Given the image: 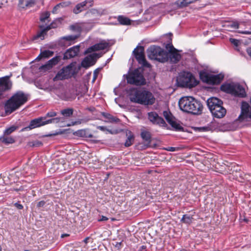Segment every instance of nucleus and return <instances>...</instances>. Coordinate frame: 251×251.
<instances>
[{
	"instance_id": "b1692460",
	"label": "nucleus",
	"mask_w": 251,
	"mask_h": 251,
	"mask_svg": "<svg viewBox=\"0 0 251 251\" xmlns=\"http://www.w3.org/2000/svg\"><path fill=\"white\" fill-rule=\"evenodd\" d=\"M36 3L35 0H19L18 6L20 8L25 9L27 7H31Z\"/></svg>"
},
{
	"instance_id": "4c0bfd02",
	"label": "nucleus",
	"mask_w": 251,
	"mask_h": 251,
	"mask_svg": "<svg viewBox=\"0 0 251 251\" xmlns=\"http://www.w3.org/2000/svg\"><path fill=\"white\" fill-rule=\"evenodd\" d=\"M17 128L18 126H12L5 129V130L3 132V133L5 134L10 135V134H11L12 132L15 131Z\"/></svg>"
},
{
	"instance_id": "ddd939ff",
	"label": "nucleus",
	"mask_w": 251,
	"mask_h": 251,
	"mask_svg": "<svg viewBox=\"0 0 251 251\" xmlns=\"http://www.w3.org/2000/svg\"><path fill=\"white\" fill-rule=\"evenodd\" d=\"M101 56L100 53H93L85 57L82 61L81 65L84 68H88L93 65L97 58Z\"/></svg>"
},
{
	"instance_id": "423d86ee",
	"label": "nucleus",
	"mask_w": 251,
	"mask_h": 251,
	"mask_svg": "<svg viewBox=\"0 0 251 251\" xmlns=\"http://www.w3.org/2000/svg\"><path fill=\"white\" fill-rule=\"evenodd\" d=\"M221 90L227 93L240 97H245L246 93L244 87L238 83H230L223 84Z\"/></svg>"
},
{
	"instance_id": "a19ab883",
	"label": "nucleus",
	"mask_w": 251,
	"mask_h": 251,
	"mask_svg": "<svg viewBox=\"0 0 251 251\" xmlns=\"http://www.w3.org/2000/svg\"><path fill=\"white\" fill-rule=\"evenodd\" d=\"M70 29L72 30L76 31L77 32V34H79V35H80V33L81 31V28L77 25H71Z\"/></svg>"
},
{
	"instance_id": "0e129e2a",
	"label": "nucleus",
	"mask_w": 251,
	"mask_h": 251,
	"mask_svg": "<svg viewBox=\"0 0 251 251\" xmlns=\"http://www.w3.org/2000/svg\"><path fill=\"white\" fill-rule=\"evenodd\" d=\"M85 93V91L83 92V94Z\"/></svg>"
},
{
	"instance_id": "e2e57ef3",
	"label": "nucleus",
	"mask_w": 251,
	"mask_h": 251,
	"mask_svg": "<svg viewBox=\"0 0 251 251\" xmlns=\"http://www.w3.org/2000/svg\"><path fill=\"white\" fill-rule=\"evenodd\" d=\"M0 251H2V249L0 246Z\"/></svg>"
},
{
	"instance_id": "c85d7f7f",
	"label": "nucleus",
	"mask_w": 251,
	"mask_h": 251,
	"mask_svg": "<svg viewBox=\"0 0 251 251\" xmlns=\"http://www.w3.org/2000/svg\"><path fill=\"white\" fill-rule=\"evenodd\" d=\"M53 54V52L49 50H45L41 52L40 54L36 58V60H40L42 58H48L52 56Z\"/></svg>"
},
{
	"instance_id": "f8f14e48",
	"label": "nucleus",
	"mask_w": 251,
	"mask_h": 251,
	"mask_svg": "<svg viewBox=\"0 0 251 251\" xmlns=\"http://www.w3.org/2000/svg\"><path fill=\"white\" fill-rule=\"evenodd\" d=\"M133 52L139 64L145 67H149L150 66V64L147 62L145 59L143 47L141 46L137 47L134 49Z\"/></svg>"
},
{
	"instance_id": "4be33fe9",
	"label": "nucleus",
	"mask_w": 251,
	"mask_h": 251,
	"mask_svg": "<svg viewBox=\"0 0 251 251\" xmlns=\"http://www.w3.org/2000/svg\"><path fill=\"white\" fill-rule=\"evenodd\" d=\"M87 3L89 4V6H91L93 4L92 0H86L81 3L77 4L75 8L74 9L73 11L75 14H78L84 9V7Z\"/></svg>"
},
{
	"instance_id": "7c9ffc66",
	"label": "nucleus",
	"mask_w": 251,
	"mask_h": 251,
	"mask_svg": "<svg viewBox=\"0 0 251 251\" xmlns=\"http://www.w3.org/2000/svg\"><path fill=\"white\" fill-rule=\"evenodd\" d=\"M194 2V0H177L176 3L178 7H184Z\"/></svg>"
},
{
	"instance_id": "0eeeda50",
	"label": "nucleus",
	"mask_w": 251,
	"mask_h": 251,
	"mask_svg": "<svg viewBox=\"0 0 251 251\" xmlns=\"http://www.w3.org/2000/svg\"><path fill=\"white\" fill-rule=\"evenodd\" d=\"M200 76L202 81L209 84H217L221 82L224 78V75L209 74L205 72H201Z\"/></svg>"
},
{
	"instance_id": "37998d69",
	"label": "nucleus",
	"mask_w": 251,
	"mask_h": 251,
	"mask_svg": "<svg viewBox=\"0 0 251 251\" xmlns=\"http://www.w3.org/2000/svg\"><path fill=\"white\" fill-rule=\"evenodd\" d=\"M87 131L86 129H81L77 131V134L81 137H85Z\"/></svg>"
},
{
	"instance_id": "c9c22d12",
	"label": "nucleus",
	"mask_w": 251,
	"mask_h": 251,
	"mask_svg": "<svg viewBox=\"0 0 251 251\" xmlns=\"http://www.w3.org/2000/svg\"><path fill=\"white\" fill-rule=\"evenodd\" d=\"M50 16V13L49 12L46 11L41 13L40 15V20L42 22H45L46 21L48 20Z\"/></svg>"
},
{
	"instance_id": "72a5a7b5",
	"label": "nucleus",
	"mask_w": 251,
	"mask_h": 251,
	"mask_svg": "<svg viewBox=\"0 0 251 251\" xmlns=\"http://www.w3.org/2000/svg\"><path fill=\"white\" fill-rule=\"evenodd\" d=\"M118 21L123 25H128L131 24L130 20L128 18L123 16H119L118 18Z\"/></svg>"
},
{
	"instance_id": "79ce46f5",
	"label": "nucleus",
	"mask_w": 251,
	"mask_h": 251,
	"mask_svg": "<svg viewBox=\"0 0 251 251\" xmlns=\"http://www.w3.org/2000/svg\"><path fill=\"white\" fill-rule=\"evenodd\" d=\"M28 145L30 147H39L42 145V143L39 141L30 142Z\"/></svg>"
},
{
	"instance_id": "49530a36",
	"label": "nucleus",
	"mask_w": 251,
	"mask_h": 251,
	"mask_svg": "<svg viewBox=\"0 0 251 251\" xmlns=\"http://www.w3.org/2000/svg\"><path fill=\"white\" fill-rule=\"evenodd\" d=\"M64 3H59L57 4L53 9L52 12L53 13H56L57 10L61 7L63 6V5Z\"/></svg>"
},
{
	"instance_id": "f3484780",
	"label": "nucleus",
	"mask_w": 251,
	"mask_h": 251,
	"mask_svg": "<svg viewBox=\"0 0 251 251\" xmlns=\"http://www.w3.org/2000/svg\"><path fill=\"white\" fill-rule=\"evenodd\" d=\"M148 117L149 120L153 124L158 125L161 126H166L165 121L155 112H149L148 113Z\"/></svg>"
},
{
	"instance_id": "2f4dec72",
	"label": "nucleus",
	"mask_w": 251,
	"mask_h": 251,
	"mask_svg": "<svg viewBox=\"0 0 251 251\" xmlns=\"http://www.w3.org/2000/svg\"><path fill=\"white\" fill-rule=\"evenodd\" d=\"M67 79V77H66L65 73L62 69L57 73L56 75L53 78V80L54 81H58V80H64V79Z\"/></svg>"
},
{
	"instance_id": "cd10ccee",
	"label": "nucleus",
	"mask_w": 251,
	"mask_h": 251,
	"mask_svg": "<svg viewBox=\"0 0 251 251\" xmlns=\"http://www.w3.org/2000/svg\"><path fill=\"white\" fill-rule=\"evenodd\" d=\"M102 116L105 118L107 120L104 121L105 123H118L120 122L119 119L114 117L109 113H103Z\"/></svg>"
},
{
	"instance_id": "473e14b6",
	"label": "nucleus",
	"mask_w": 251,
	"mask_h": 251,
	"mask_svg": "<svg viewBox=\"0 0 251 251\" xmlns=\"http://www.w3.org/2000/svg\"><path fill=\"white\" fill-rule=\"evenodd\" d=\"M225 26L227 28V30L233 31L239 27V24L236 22H231L227 23Z\"/></svg>"
},
{
	"instance_id": "ea45409f",
	"label": "nucleus",
	"mask_w": 251,
	"mask_h": 251,
	"mask_svg": "<svg viewBox=\"0 0 251 251\" xmlns=\"http://www.w3.org/2000/svg\"><path fill=\"white\" fill-rule=\"evenodd\" d=\"M133 140H134L133 135L130 134L125 143V146L126 147H129L130 146H131L132 144Z\"/></svg>"
},
{
	"instance_id": "7ed1b4c3",
	"label": "nucleus",
	"mask_w": 251,
	"mask_h": 251,
	"mask_svg": "<svg viewBox=\"0 0 251 251\" xmlns=\"http://www.w3.org/2000/svg\"><path fill=\"white\" fill-rule=\"evenodd\" d=\"M129 99L132 102L145 105H151L154 103L155 100L151 92L137 90L131 91Z\"/></svg>"
},
{
	"instance_id": "603ef678",
	"label": "nucleus",
	"mask_w": 251,
	"mask_h": 251,
	"mask_svg": "<svg viewBox=\"0 0 251 251\" xmlns=\"http://www.w3.org/2000/svg\"><path fill=\"white\" fill-rule=\"evenodd\" d=\"M165 150L170 151H174L176 150V148L174 147H168L166 148Z\"/></svg>"
},
{
	"instance_id": "69168bd1",
	"label": "nucleus",
	"mask_w": 251,
	"mask_h": 251,
	"mask_svg": "<svg viewBox=\"0 0 251 251\" xmlns=\"http://www.w3.org/2000/svg\"><path fill=\"white\" fill-rule=\"evenodd\" d=\"M0 8H1V6L0 5Z\"/></svg>"
},
{
	"instance_id": "6ab92c4d",
	"label": "nucleus",
	"mask_w": 251,
	"mask_h": 251,
	"mask_svg": "<svg viewBox=\"0 0 251 251\" xmlns=\"http://www.w3.org/2000/svg\"><path fill=\"white\" fill-rule=\"evenodd\" d=\"M207 103L210 110H211L214 108H216V107L222 105L223 102L217 98L212 97L207 100Z\"/></svg>"
},
{
	"instance_id": "c03bdc74",
	"label": "nucleus",
	"mask_w": 251,
	"mask_h": 251,
	"mask_svg": "<svg viewBox=\"0 0 251 251\" xmlns=\"http://www.w3.org/2000/svg\"><path fill=\"white\" fill-rule=\"evenodd\" d=\"M229 41L235 47H237L238 46L239 44V40L235 39L230 38Z\"/></svg>"
},
{
	"instance_id": "aec40b11",
	"label": "nucleus",
	"mask_w": 251,
	"mask_h": 251,
	"mask_svg": "<svg viewBox=\"0 0 251 251\" xmlns=\"http://www.w3.org/2000/svg\"><path fill=\"white\" fill-rule=\"evenodd\" d=\"M210 111L215 117L218 118H223L226 115V109L222 106V105L216 107V108L210 110Z\"/></svg>"
},
{
	"instance_id": "864d4df0",
	"label": "nucleus",
	"mask_w": 251,
	"mask_h": 251,
	"mask_svg": "<svg viewBox=\"0 0 251 251\" xmlns=\"http://www.w3.org/2000/svg\"><path fill=\"white\" fill-rule=\"evenodd\" d=\"M80 123H81V122H79V121L74 122H72L71 124H68V126H74V125H75L77 124H80Z\"/></svg>"
},
{
	"instance_id": "2eb2a0df",
	"label": "nucleus",
	"mask_w": 251,
	"mask_h": 251,
	"mask_svg": "<svg viewBox=\"0 0 251 251\" xmlns=\"http://www.w3.org/2000/svg\"><path fill=\"white\" fill-rule=\"evenodd\" d=\"M60 60V57L56 56L49 60L46 64L40 66L39 70L40 72L43 73L48 72L54 66L56 65Z\"/></svg>"
},
{
	"instance_id": "680f3d73",
	"label": "nucleus",
	"mask_w": 251,
	"mask_h": 251,
	"mask_svg": "<svg viewBox=\"0 0 251 251\" xmlns=\"http://www.w3.org/2000/svg\"><path fill=\"white\" fill-rule=\"evenodd\" d=\"M82 87H83L84 89H85V88H86V86H85V85H83Z\"/></svg>"
},
{
	"instance_id": "dca6fc26",
	"label": "nucleus",
	"mask_w": 251,
	"mask_h": 251,
	"mask_svg": "<svg viewBox=\"0 0 251 251\" xmlns=\"http://www.w3.org/2000/svg\"><path fill=\"white\" fill-rule=\"evenodd\" d=\"M78 95L76 90L74 88L67 89L60 94V98L65 100L72 101L75 100Z\"/></svg>"
},
{
	"instance_id": "9d476101",
	"label": "nucleus",
	"mask_w": 251,
	"mask_h": 251,
	"mask_svg": "<svg viewBox=\"0 0 251 251\" xmlns=\"http://www.w3.org/2000/svg\"><path fill=\"white\" fill-rule=\"evenodd\" d=\"M12 76L6 75L0 77V99L4 97V94L5 92L9 91L12 87V82L10 78Z\"/></svg>"
},
{
	"instance_id": "a878e982",
	"label": "nucleus",
	"mask_w": 251,
	"mask_h": 251,
	"mask_svg": "<svg viewBox=\"0 0 251 251\" xmlns=\"http://www.w3.org/2000/svg\"><path fill=\"white\" fill-rule=\"evenodd\" d=\"M62 70L64 71L66 77H67V79L71 77L75 74L74 65L73 64H71L65 67H63Z\"/></svg>"
},
{
	"instance_id": "13d9d810",
	"label": "nucleus",
	"mask_w": 251,
	"mask_h": 251,
	"mask_svg": "<svg viewBox=\"0 0 251 251\" xmlns=\"http://www.w3.org/2000/svg\"><path fill=\"white\" fill-rule=\"evenodd\" d=\"M89 239V237H86L83 241V242L85 243V244H87L88 243V240Z\"/></svg>"
},
{
	"instance_id": "f257e3e1",
	"label": "nucleus",
	"mask_w": 251,
	"mask_h": 251,
	"mask_svg": "<svg viewBox=\"0 0 251 251\" xmlns=\"http://www.w3.org/2000/svg\"><path fill=\"white\" fill-rule=\"evenodd\" d=\"M28 95L23 91L15 93L7 100L4 105L5 111L6 114H11L27 102Z\"/></svg>"
},
{
	"instance_id": "09e8293b",
	"label": "nucleus",
	"mask_w": 251,
	"mask_h": 251,
	"mask_svg": "<svg viewBox=\"0 0 251 251\" xmlns=\"http://www.w3.org/2000/svg\"><path fill=\"white\" fill-rule=\"evenodd\" d=\"M108 220V218L104 216H100V218L98 219V222L106 221Z\"/></svg>"
},
{
	"instance_id": "3c124183",
	"label": "nucleus",
	"mask_w": 251,
	"mask_h": 251,
	"mask_svg": "<svg viewBox=\"0 0 251 251\" xmlns=\"http://www.w3.org/2000/svg\"><path fill=\"white\" fill-rule=\"evenodd\" d=\"M14 205L19 209H22L23 208V206L18 203H15Z\"/></svg>"
},
{
	"instance_id": "9b49d317",
	"label": "nucleus",
	"mask_w": 251,
	"mask_h": 251,
	"mask_svg": "<svg viewBox=\"0 0 251 251\" xmlns=\"http://www.w3.org/2000/svg\"><path fill=\"white\" fill-rule=\"evenodd\" d=\"M163 116L167 122L172 126V127L176 131H182L183 129L181 126L180 122L177 121L169 111H164Z\"/></svg>"
},
{
	"instance_id": "8fccbe9b",
	"label": "nucleus",
	"mask_w": 251,
	"mask_h": 251,
	"mask_svg": "<svg viewBox=\"0 0 251 251\" xmlns=\"http://www.w3.org/2000/svg\"><path fill=\"white\" fill-rule=\"evenodd\" d=\"M198 129L200 131H208L210 129L209 127H206V126L199 127V128H198Z\"/></svg>"
},
{
	"instance_id": "5fc2aeb1",
	"label": "nucleus",
	"mask_w": 251,
	"mask_h": 251,
	"mask_svg": "<svg viewBox=\"0 0 251 251\" xmlns=\"http://www.w3.org/2000/svg\"><path fill=\"white\" fill-rule=\"evenodd\" d=\"M240 33H241L242 34H251V31H244L242 32H239Z\"/></svg>"
},
{
	"instance_id": "c756f323",
	"label": "nucleus",
	"mask_w": 251,
	"mask_h": 251,
	"mask_svg": "<svg viewBox=\"0 0 251 251\" xmlns=\"http://www.w3.org/2000/svg\"><path fill=\"white\" fill-rule=\"evenodd\" d=\"M41 31L35 37L34 39H37L40 38L42 40L44 39L45 35L46 34V32L50 30L51 27L50 25L47 26L46 27H44L43 26H40Z\"/></svg>"
},
{
	"instance_id": "58836bf2",
	"label": "nucleus",
	"mask_w": 251,
	"mask_h": 251,
	"mask_svg": "<svg viewBox=\"0 0 251 251\" xmlns=\"http://www.w3.org/2000/svg\"><path fill=\"white\" fill-rule=\"evenodd\" d=\"M142 138L146 141H148L150 140L151 134L149 132L144 131L141 132V134Z\"/></svg>"
},
{
	"instance_id": "6e6552de",
	"label": "nucleus",
	"mask_w": 251,
	"mask_h": 251,
	"mask_svg": "<svg viewBox=\"0 0 251 251\" xmlns=\"http://www.w3.org/2000/svg\"><path fill=\"white\" fill-rule=\"evenodd\" d=\"M126 79L128 83L135 85H141L145 83V80L138 70H135L130 73Z\"/></svg>"
},
{
	"instance_id": "e433bc0d",
	"label": "nucleus",
	"mask_w": 251,
	"mask_h": 251,
	"mask_svg": "<svg viewBox=\"0 0 251 251\" xmlns=\"http://www.w3.org/2000/svg\"><path fill=\"white\" fill-rule=\"evenodd\" d=\"M61 113L65 117H70L73 113V109L72 108H67L62 110Z\"/></svg>"
},
{
	"instance_id": "4468645a",
	"label": "nucleus",
	"mask_w": 251,
	"mask_h": 251,
	"mask_svg": "<svg viewBox=\"0 0 251 251\" xmlns=\"http://www.w3.org/2000/svg\"><path fill=\"white\" fill-rule=\"evenodd\" d=\"M109 46V43L108 41L102 40L99 43L96 44L88 48L85 51L84 53L87 54L94 51L102 50L107 49Z\"/></svg>"
},
{
	"instance_id": "5701e85b",
	"label": "nucleus",
	"mask_w": 251,
	"mask_h": 251,
	"mask_svg": "<svg viewBox=\"0 0 251 251\" xmlns=\"http://www.w3.org/2000/svg\"><path fill=\"white\" fill-rule=\"evenodd\" d=\"M79 34L76 35H68L63 37L61 38L62 42L64 41V44H67L68 46L71 45L75 43L76 39L79 37Z\"/></svg>"
},
{
	"instance_id": "052dcab7",
	"label": "nucleus",
	"mask_w": 251,
	"mask_h": 251,
	"mask_svg": "<svg viewBox=\"0 0 251 251\" xmlns=\"http://www.w3.org/2000/svg\"><path fill=\"white\" fill-rule=\"evenodd\" d=\"M68 236H69V235H68V234H62V235H61V237L62 238H63V237H64Z\"/></svg>"
},
{
	"instance_id": "39448f33",
	"label": "nucleus",
	"mask_w": 251,
	"mask_h": 251,
	"mask_svg": "<svg viewBox=\"0 0 251 251\" xmlns=\"http://www.w3.org/2000/svg\"><path fill=\"white\" fill-rule=\"evenodd\" d=\"M148 57L151 59L156 60L165 62L168 59L167 52L159 47L151 46L147 50Z\"/></svg>"
},
{
	"instance_id": "bb28decb",
	"label": "nucleus",
	"mask_w": 251,
	"mask_h": 251,
	"mask_svg": "<svg viewBox=\"0 0 251 251\" xmlns=\"http://www.w3.org/2000/svg\"><path fill=\"white\" fill-rule=\"evenodd\" d=\"M0 141L5 144H10L14 143L15 142V140L13 137L3 133L0 137Z\"/></svg>"
},
{
	"instance_id": "1a4fd4ad",
	"label": "nucleus",
	"mask_w": 251,
	"mask_h": 251,
	"mask_svg": "<svg viewBox=\"0 0 251 251\" xmlns=\"http://www.w3.org/2000/svg\"><path fill=\"white\" fill-rule=\"evenodd\" d=\"M54 121H58V119L53 118L49 120H46V117L35 119L30 122L29 125L27 127H25L22 129V130H26L28 129H32L50 123H51L54 122Z\"/></svg>"
},
{
	"instance_id": "4d7b16f0",
	"label": "nucleus",
	"mask_w": 251,
	"mask_h": 251,
	"mask_svg": "<svg viewBox=\"0 0 251 251\" xmlns=\"http://www.w3.org/2000/svg\"><path fill=\"white\" fill-rule=\"evenodd\" d=\"M44 204H45V202L44 201H41L38 202V206H43L44 205Z\"/></svg>"
},
{
	"instance_id": "393cba45",
	"label": "nucleus",
	"mask_w": 251,
	"mask_h": 251,
	"mask_svg": "<svg viewBox=\"0 0 251 251\" xmlns=\"http://www.w3.org/2000/svg\"><path fill=\"white\" fill-rule=\"evenodd\" d=\"M169 52V58L172 62L176 63L180 59V54L178 53L173 47L170 49Z\"/></svg>"
},
{
	"instance_id": "f03ea898",
	"label": "nucleus",
	"mask_w": 251,
	"mask_h": 251,
	"mask_svg": "<svg viewBox=\"0 0 251 251\" xmlns=\"http://www.w3.org/2000/svg\"><path fill=\"white\" fill-rule=\"evenodd\" d=\"M178 105L181 110L193 114H200L203 108L201 103L192 97H182L179 100Z\"/></svg>"
},
{
	"instance_id": "6e6d98bb",
	"label": "nucleus",
	"mask_w": 251,
	"mask_h": 251,
	"mask_svg": "<svg viewBox=\"0 0 251 251\" xmlns=\"http://www.w3.org/2000/svg\"><path fill=\"white\" fill-rule=\"evenodd\" d=\"M93 137V135L92 134H89L87 132L85 138H92Z\"/></svg>"
},
{
	"instance_id": "bf43d9fd",
	"label": "nucleus",
	"mask_w": 251,
	"mask_h": 251,
	"mask_svg": "<svg viewBox=\"0 0 251 251\" xmlns=\"http://www.w3.org/2000/svg\"><path fill=\"white\" fill-rule=\"evenodd\" d=\"M247 52L248 54L251 57V49H248Z\"/></svg>"
},
{
	"instance_id": "de8ad7c7",
	"label": "nucleus",
	"mask_w": 251,
	"mask_h": 251,
	"mask_svg": "<svg viewBox=\"0 0 251 251\" xmlns=\"http://www.w3.org/2000/svg\"><path fill=\"white\" fill-rule=\"evenodd\" d=\"M46 115L49 117H53L56 115V113L54 111H50L48 112Z\"/></svg>"
},
{
	"instance_id": "a18cd8bd",
	"label": "nucleus",
	"mask_w": 251,
	"mask_h": 251,
	"mask_svg": "<svg viewBox=\"0 0 251 251\" xmlns=\"http://www.w3.org/2000/svg\"><path fill=\"white\" fill-rule=\"evenodd\" d=\"M97 128L103 131H107L110 133H112L111 130L108 129L105 126H98Z\"/></svg>"
},
{
	"instance_id": "a211bd4d",
	"label": "nucleus",
	"mask_w": 251,
	"mask_h": 251,
	"mask_svg": "<svg viewBox=\"0 0 251 251\" xmlns=\"http://www.w3.org/2000/svg\"><path fill=\"white\" fill-rule=\"evenodd\" d=\"M79 51V46H74L65 52L63 59H68L76 56Z\"/></svg>"
},
{
	"instance_id": "20e7f679",
	"label": "nucleus",
	"mask_w": 251,
	"mask_h": 251,
	"mask_svg": "<svg viewBox=\"0 0 251 251\" xmlns=\"http://www.w3.org/2000/svg\"><path fill=\"white\" fill-rule=\"evenodd\" d=\"M178 86L182 87L193 88L196 86L199 81L189 72H183L179 74L176 79Z\"/></svg>"
},
{
	"instance_id": "f704fd0d",
	"label": "nucleus",
	"mask_w": 251,
	"mask_h": 251,
	"mask_svg": "<svg viewBox=\"0 0 251 251\" xmlns=\"http://www.w3.org/2000/svg\"><path fill=\"white\" fill-rule=\"evenodd\" d=\"M193 220V218L192 216L185 214L183 216L181 221L185 224L189 225L192 223Z\"/></svg>"
},
{
	"instance_id": "412c9836",
	"label": "nucleus",
	"mask_w": 251,
	"mask_h": 251,
	"mask_svg": "<svg viewBox=\"0 0 251 251\" xmlns=\"http://www.w3.org/2000/svg\"><path fill=\"white\" fill-rule=\"evenodd\" d=\"M241 115L245 118L251 119V107L246 102H243L242 103Z\"/></svg>"
}]
</instances>
